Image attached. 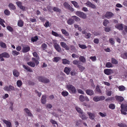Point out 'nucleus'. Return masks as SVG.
I'll use <instances>...</instances> for the list:
<instances>
[{
    "instance_id": "obj_17",
    "label": "nucleus",
    "mask_w": 127,
    "mask_h": 127,
    "mask_svg": "<svg viewBox=\"0 0 127 127\" xmlns=\"http://www.w3.org/2000/svg\"><path fill=\"white\" fill-rule=\"evenodd\" d=\"M115 98L116 100L119 102H121L124 100V98L121 96H115Z\"/></svg>"
},
{
    "instance_id": "obj_40",
    "label": "nucleus",
    "mask_w": 127,
    "mask_h": 127,
    "mask_svg": "<svg viewBox=\"0 0 127 127\" xmlns=\"http://www.w3.org/2000/svg\"><path fill=\"white\" fill-rule=\"evenodd\" d=\"M27 64L33 67H34L35 65L34 63L32 62H28L27 63Z\"/></svg>"
},
{
    "instance_id": "obj_36",
    "label": "nucleus",
    "mask_w": 127,
    "mask_h": 127,
    "mask_svg": "<svg viewBox=\"0 0 127 127\" xmlns=\"http://www.w3.org/2000/svg\"><path fill=\"white\" fill-rule=\"evenodd\" d=\"M2 55L3 57L8 58L10 57L9 54L6 52H4L2 53Z\"/></svg>"
},
{
    "instance_id": "obj_51",
    "label": "nucleus",
    "mask_w": 127,
    "mask_h": 127,
    "mask_svg": "<svg viewBox=\"0 0 127 127\" xmlns=\"http://www.w3.org/2000/svg\"><path fill=\"white\" fill-rule=\"evenodd\" d=\"M38 39V38L37 36H35L34 37H32V38L31 40L33 42H34L36 41Z\"/></svg>"
},
{
    "instance_id": "obj_8",
    "label": "nucleus",
    "mask_w": 127,
    "mask_h": 127,
    "mask_svg": "<svg viewBox=\"0 0 127 127\" xmlns=\"http://www.w3.org/2000/svg\"><path fill=\"white\" fill-rule=\"evenodd\" d=\"M114 15V14L112 12H107L105 14V16L108 19H110Z\"/></svg>"
},
{
    "instance_id": "obj_52",
    "label": "nucleus",
    "mask_w": 127,
    "mask_h": 127,
    "mask_svg": "<svg viewBox=\"0 0 127 127\" xmlns=\"http://www.w3.org/2000/svg\"><path fill=\"white\" fill-rule=\"evenodd\" d=\"M99 114L102 117H105L106 116V114L105 113L99 112Z\"/></svg>"
},
{
    "instance_id": "obj_21",
    "label": "nucleus",
    "mask_w": 127,
    "mask_h": 127,
    "mask_svg": "<svg viewBox=\"0 0 127 127\" xmlns=\"http://www.w3.org/2000/svg\"><path fill=\"white\" fill-rule=\"evenodd\" d=\"M13 74L15 77H18L20 73L17 70L14 69L13 71Z\"/></svg>"
},
{
    "instance_id": "obj_7",
    "label": "nucleus",
    "mask_w": 127,
    "mask_h": 127,
    "mask_svg": "<svg viewBox=\"0 0 127 127\" xmlns=\"http://www.w3.org/2000/svg\"><path fill=\"white\" fill-rule=\"evenodd\" d=\"M4 90L8 91H11V90H14V87L11 85H9V87L6 86L4 87L3 88Z\"/></svg>"
},
{
    "instance_id": "obj_35",
    "label": "nucleus",
    "mask_w": 127,
    "mask_h": 127,
    "mask_svg": "<svg viewBox=\"0 0 127 127\" xmlns=\"http://www.w3.org/2000/svg\"><path fill=\"white\" fill-rule=\"evenodd\" d=\"M105 66L107 68H110L113 67V65L111 63L108 62L106 63Z\"/></svg>"
},
{
    "instance_id": "obj_12",
    "label": "nucleus",
    "mask_w": 127,
    "mask_h": 127,
    "mask_svg": "<svg viewBox=\"0 0 127 127\" xmlns=\"http://www.w3.org/2000/svg\"><path fill=\"white\" fill-rule=\"evenodd\" d=\"M115 27L119 30H123L124 26L122 24H118L116 25Z\"/></svg>"
},
{
    "instance_id": "obj_34",
    "label": "nucleus",
    "mask_w": 127,
    "mask_h": 127,
    "mask_svg": "<svg viewBox=\"0 0 127 127\" xmlns=\"http://www.w3.org/2000/svg\"><path fill=\"white\" fill-rule=\"evenodd\" d=\"M79 60L83 63H85L86 62V59L85 57L82 56H80L79 58Z\"/></svg>"
},
{
    "instance_id": "obj_27",
    "label": "nucleus",
    "mask_w": 127,
    "mask_h": 127,
    "mask_svg": "<svg viewBox=\"0 0 127 127\" xmlns=\"http://www.w3.org/2000/svg\"><path fill=\"white\" fill-rule=\"evenodd\" d=\"M24 22L21 20H19L18 21V25L20 27H22L23 26Z\"/></svg>"
},
{
    "instance_id": "obj_5",
    "label": "nucleus",
    "mask_w": 127,
    "mask_h": 127,
    "mask_svg": "<svg viewBox=\"0 0 127 127\" xmlns=\"http://www.w3.org/2000/svg\"><path fill=\"white\" fill-rule=\"evenodd\" d=\"M105 99V97L103 96H95L93 98V100L95 102H97L100 101H101L104 100Z\"/></svg>"
},
{
    "instance_id": "obj_55",
    "label": "nucleus",
    "mask_w": 127,
    "mask_h": 127,
    "mask_svg": "<svg viewBox=\"0 0 127 127\" xmlns=\"http://www.w3.org/2000/svg\"><path fill=\"white\" fill-rule=\"evenodd\" d=\"M121 57L124 59L127 58V53H125L121 55Z\"/></svg>"
},
{
    "instance_id": "obj_18",
    "label": "nucleus",
    "mask_w": 127,
    "mask_h": 127,
    "mask_svg": "<svg viewBox=\"0 0 127 127\" xmlns=\"http://www.w3.org/2000/svg\"><path fill=\"white\" fill-rule=\"evenodd\" d=\"M51 33L54 36L56 37H59L62 38H63V36H62L61 34H58L57 33L54 32L53 31H52Z\"/></svg>"
},
{
    "instance_id": "obj_28",
    "label": "nucleus",
    "mask_w": 127,
    "mask_h": 127,
    "mask_svg": "<svg viewBox=\"0 0 127 127\" xmlns=\"http://www.w3.org/2000/svg\"><path fill=\"white\" fill-rule=\"evenodd\" d=\"M71 2L75 7L79 8L80 6L79 5H78V3L77 2L75 1H71Z\"/></svg>"
},
{
    "instance_id": "obj_30",
    "label": "nucleus",
    "mask_w": 127,
    "mask_h": 127,
    "mask_svg": "<svg viewBox=\"0 0 127 127\" xmlns=\"http://www.w3.org/2000/svg\"><path fill=\"white\" fill-rule=\"evenodd\" d=\"M74 21L72 19H70L67 20V23L69 25H71L74 23Z\"/></svg>"
},
{
    "instance_id": "obj_45",
    "label": "nucleus",
    "mask_w": 127,
    "mask_h": 127,
    "mask_svg": "<svg viewBox=\"0 0 127 127\" xmlns=\"http://www.w3.org/2000/svg\"><path fill=\"white\" fill-rule=\"evenodd\" d=\"M72 17H73L76 21L78 22L80 20V19L79 18L75 16H72Z\"/></svg>"
},
{
    "instance_id": "obj_58",
    "label": "nucleus",
    "mask_w": 127,
    "mask_h": 127,
    "mask_svg": "<svg viewBox=\"0 0 127 127\" xmlns=\"http://www.w3.org/2000/svg\"><path fill=\"white\" fill-rule=\"evenodd\" d=\"M33 56L34 57H36L37 59H38L39 57H38V56L37 53L36 52H34L32 53Z\"/></svg>"
},
{
    "instance_id": "obj_29",
    "label": "nucleus",
    "mask_w": 127,
    "mask_h": 127,
    "mask_svg": "<svg viewBox=\"0 0 127 127\" xmlns=\"http://www.w3.org/2000/svg\"><path fill=\"white\" fill-rule=\"evenodd\" d=\"M3 23H5V21L3 19L0 17V24L3 27H5V26L3 24Z\"/></svg>"
},
{
    "instance_id": "obj_2",
    "label": "nucleus",
    "mask_w": 127,
    "mask_h": 127,
    "mask_svg": "<svg viewBox=\"0 0 127 127\" xmlns=\"http://www.w3.org/2000/svg\"><path fill=\"white\" fill-rule=\"evenodd\" d=\"M66 87L70 93H75L76 92V90L75 87L72 85H67Z\"/></svg>"
},
{
    "instance_id": "obj_37",
    "label": "nucleus",
    "mask_w": 127,
    "mask_h": 127,
    "mask_svg": "<svg viewBox=\"0 0 127 127\" xmlns=\"http://www.w3.org/2000/svg\"><path fill=\"white\" fill-rule=\"evenodd\" d=\"M95 90V91L97 92L98 94H100L101 93V90L99 89V86L98 85H97L96 86Z\"/></svg>"
},
{
    "instance_id": "obj_25",
    "label": "nucleus",
    "mask_w": 127,
    "mask_h": 127,
    "mask_svg": "<svg viewBox=\"0 0 127 127\" xmlns=\"http://www.w3.org/2000/svg\"><path fill=\"white\" fill-rule=\"evenodd\" d=\"M71 70L70 68L69 67H65L64 70V72L66 74H69Z\"/></svg>"
},
{
    "instance_id": "obj_9",
    "label": "nucleus",
    "mask_w": 127,
    "mask_h": 127,
    "mask_svg": "<svg viewBox=\"0 0 127 127\" xmlns=\"http://www.w3.org/2000/svg\"><path fill=\"white\" fill-rule=\"evenodd\" d=\"M85 4H86L87 6L92 8L95 9L96 8V6L94 4H93L89 1H88L87 3H85Z\"/></svg>"
},
{
    "instance_id": "obj_23",
    "label": "nucleus",
    "mask_w": 127,
    "mask_h": 127,
    "mask_svg": "<svg viewBox=\"0 0 127 127\" xmlns=\"http://www.w3.org/2000/svg\"><path fill=\"white\" fill-rule=\"evenodd\" d=\"M46 96L45 95H43L41 98V102L43 104H45L46 101Z\"/></svg>"
},
{
    "instance_id": "obj_31",
    "label": "nucleus",
    "mask_w": 127,
    "mask_h": 127,
    "mask_svg": "<svg viewBox=\"0 0 127 127\" xmlns=\"http://www.w3.org/2000/svg\"><path fill=\"white\" fill-rule=\"evenodd\" d=\"M17 84L18 87H21L22 85V81L20 80H18L17 82Z\"/></svg>"
},
{
    "instance_id": "obj_57",
    "label": "nucleus",
    "mask_w": 127,
    "mask_h": 127,
    "mask_svg": "<svg viewBox=\"0 0 127 127\" xmlns=\"http://www.w3.org/2000/svg\"><path fill=\"white\" fill-rule=\"evenodd\" d=\"M12 53L13 55H18L20 54V53L19 52H17L16 51H13L12 52Z\"/></svg>"
},
{
    "instance_id": "obj_62",
    "label": "nucleus",
    "mask_w": 127,
    "mask_h": 127,
    "mask_svg": "<svg viewBox=\"0 0 127 127\" xmlns=\"http://www.w3.org/2000/svg\"><path fill=\"white\" fill-rule=\"evenodd\" d=\"M70 5L67 3L65 2L64 3V6L65 8L68 9L69 6Z\"/></svg>"
},
{
    "instance_id": "obj_44",
    "label": "nucleus",
    "mask_w": 127,
    "mask_h": 127,
    "mask_svg": "<svg viewBox=\"0 0 127 127\" xmlns=\"http://www.w3.org/2000/svg\"><path fill=\"white\" fill-rule=\"evenodd\" d=\"M41 48L43 50H45L47 48V45L45 43H43L41 46Z\"/></svg>"
},
{
    "instance_id": "obj_11",
    "label": "nucleus",
    "mask_w": 127,
    "mask_h": 127,
    "mask_svg": "<svg viewBox=\"0 0 127 127\" xmlns=\"http://www.w3.org/2000/svg\"><path fill=\"white\" fill-rule=\"evenodd\" d=\"M16 4L20 8L23 10H25V7L22 5V2L20 1H18L16 2Z\"/></svg>"
},
{
    "instance_id": "obj_54",
    "label": "nucleus",
    "mask_w": 127,
    "mask_h": 127,
    "mask_svg": "<svg viewBox=\"0 0 127 127\" xmlns=\"http://www.w3.org/2000/svg\"><path fill=\"white\" fill-rule=\"evenodd\" d=\"M118 89L120 91H123L125 90V88L123 86H120L118 87Z\"/></svg>"
},
{
    "instance_id": "obj_22",
    "label": "nucleus",
    "mask_w": 127,
    "mask_h": 127,
    "mask_svg": "<svg viewBox=\"0 0 127 127\" xmlns=\"http://www.w3.org/2000/svg\"><path fill=\"white\" fill-rule=\"evenodd\" d=\"M54 46L55 49L58 51L60 52L61 50V49L59 45L57 43H55L54 44Z\"/></svg>"
},
{
    "instance_id": "obj_50",
    "label": "nucleus",
    "mask_w": 127,
    "mask_h": 127,
    "mask_svg": "<svg viewBox=\"0 0 127 127\" xmlns=\"http://www.w3.org/2000/svg\"><path fill=\"white\" fill-rule=\"evenodd\" d=\"M72 63L74 64L77 65V66L78 64H80L79 61L76 60H74L73 61Z\"/></svg>"
},
{
    "instance_id": "obj_4",
    "label": "nucleus",
    "mask_w": 127,
    "mask_h": 127,
    "mask_svg": "<svg viewBox=\"0 0 127 127\" xmlns=\"http://www.w3.org/2000/svg\"><path fill=\"white\" fill-rule=\"evenodd\" d=\"M76 14L78 16L83 19L86 18L87 16L84 12L80 11H77L76 12Z\"/></svg>"
},
{
    "instance_id": "obj_64",
    "label": "nucleus",
    "mask_w": 127,
    "mask_h": 127,
    "mask_svg": "<svg viewBox=\"0 0 127 127\" xmlns=\"http://www.w3.org/2000/svg\"><path fill=\"white\" fill-rule=\"evenodd\" d=\"M63 73H60V74L58 76V78L60 79L61 80L63 79Z\"/></svg>"
},
{
    "instance_id": "obj_61",
    "label": "nucleus",
    "mask_w": 127,
    "mask_h": 127,
    "mask_svg": "<svg viewBox=\"0 0 127 127\" xmlns=\"http://www.w3.org/2000/svg\"><path fill=\"white\" fill-rule=\"evenodd\" d=\"M49 22L48 21H47L44 24V26L46 27H48L49 26Z\"/></svg>"
},
{
    "instance_id": "obj_53",
    "label": "nucleus",
    "mask_w": 127,
    "mask_h": 127,
    "mask_svg": "<svg viewBox=\"0 0 127 127\" xmlns=\"http://www.w3.org/2000/svg\"><path fill=\"white\" fill-rule=\"evenodd\" d=\"M4 12V14L7 15H9L10 13V11L7 9L5 10Z\"/></svg>"
},
{
    "instance_id": "obj_19",
    "label": "nucleus",
    "mask_w": 127,
    "mask_h": 127,
    "mask_svg": "<svg viewBox=\"0 0 127 127\" xmlns=\"http://www.w3.org/2000/svg\"><path fill=\"white\" fill-rule=\"evenodd\" d=\"M80 116L82 119L84 120H86L88 118V117L86 116L84 113L83 112L80 114Z\"/></svg>"
},
{
    "instance_id": "obj_38",
    "label": "nucleus",
    "mask_w": 127,
    "mask_h": 127,
    "mask_svg": "<svg viewBox=\"0 0 127 127\" xmlns=\"http://www.w3.org/2000/svg\"><path fill=\"white\" fill-rule=\"evenodd\" d=\"M108 107L110 109L113 110L115 109V106L114 104L113 103H111L109 105Z\"/></svg>"
},
{
    "instance_id": "obj_49",
    "label": "nucleus",
    "mask_w": 127,
    "mask_h": 127,
    "mask_svg": "<svg viewBox=\"0 0 127 127\" xmlns=\"http://www.w3.org/2000/svg\"><path fill=\"white\" fill-rule=\"evenodd\" d=\"M112 94V92L107 90L106 91V94L108 96H110Z\"/></svg>"
},
{
    "instance_id": "obj_59",
    "label": "nucleus",
    "mask_w": 127,
    "mask_h": 127,
    "mask_svg": "<svg viewBox=\"0 0 127 127\" xmlns=\"http://www.w3.org/2000/svg\"><path fill=\"white\" fill-rule=\"evenodd\" d=\"M7 29L10 32H12L13 30V29L12 27L9 26H8L7 27Z\"/></svg>"
},
{
    "instance_id": "obj_32",
    "label": "nucleus",
    "mask_w": 127,
    "mask_h": 127,
    "mask_svg": "<svg viewBox=\"0 0 127 127\" xmlns=\"http://www.w3.org/2000/svg\"><path fill=\"white\" fill-rule=\"evenodd\" d=\"M77 67L79 68V70L81 72H82L85 69V68L84 67L79 64L77 65Z\"/></svg>"
},
{
    "instance_id": "obj_43",
    "label": "nucleus",
    "mask_w": 127,
    "mask_h": 127,
    "mask_svg": "<svg viewBox=\"0 0 127 127\" xmlns=\"http://www.w3.org/2000/svg\"><path fill=\"white\" fill-rule=\"evenodd\" d=\"M81 120H78L76 121L75 123L76 124V125L77 126H78L80 125L81 124Z\"/></svg>"
},
{
    "instance_id": "obj_60",
    "label": "nucleus",
    "mask_w": 127,
    "mask_h": 127,
    "mask_svg": "<svg viewBox=\"0 0 127 127\" xmlns=\"http://www.w3.org/2000/svg\"><path fill=\"white\" fill-rule=\"evenodd\" d=\"M53 9L54 11L56 12H60V9L56 7H54L53 8Z\"/></svg>"
},
{
    "instance_id": "obj_39",
    "label": "nucleus",
    "mask_w": 127,
    "mask_h": 127,
    "mask_svg": "<svg viewBox=\"0 0 127 127\" xmlns=\"http://www.w3.org/2000/svg\"><path fill=\"white\" fill-rule=\"evenodd\" d=\"M117 125L120 127H127V126L126 124L123 123H119Z\"/></svg>"
},
{
    "instance_id": "obj_47",
    "label": "nucleus",
    "mask_w": 127,
    "mask_h": 127,
    "mask_svg": "<svg viewBox=\"0 0 127 127\" xmlns=\"http://www.w3.org/2000/svg\"><path fill=\"white\" fill-rule=\"evenodd\" d=\"M78 45L79 47L82 49H86L87 48V47L85 45H81L80 44H79Z\"/></svg>"
},
{
    "instance_id": "obj_1",
    "label": "nucleus",
    "mask_w": 127,
    "mask_h": 127,
    "mask_svg": "<svg viewBox=\"0 0 127 127\" xmlns=\"http://www.w3.org/2000/svg\"><path fill=\"white\" fill-rule=\"evenodd\" d=\"M121 113L124 115H126L127 113L125 111L127 112V104H122L121 105Z\"/></svg>"
},
{
    "instance_id": "obj_14",
    "label": "nucleus",
    "mask_w": 127,
    "mask_h": 127,
    "mask_svg": "<svg viewBox=\"0 0 127 127\" xmlns=\"http://www.w3.org/2000/svg\"><path fill=\"white\" fill-rule=\"evenodd\" d=\"M24 110V112L27 113L29 116L32 117V115L30 111L28 108H25Z\"/></svg>"
},
{
    "instance_id": "obj_46",
    "label": "nucleus",
    "mask_w": 127,
    "mask_h": 127,
    "mask_svg": "<svg viewBox=\"0 0 127 127\" xmlns=\"http://www.w3.org/2000/svg\"><path fill=\"white\" fill-rule=\"evenodd\" d=\"M76 111L78 112L79 113L81 114L83 112L82 111L81 109L80 108L78 107H76Z\"/></svg>"
},
{
    "instance_id": "obj_41",
    "label": "nucleus",
    "mask_w": 127,
    "mask_h": 127,
    "mask_svg": "<svg viewBox=\"0 0 127 127\" xmlns=\"http://www.w3.org/2000/svg\"><path fill=\"white\" fill-rule=\"evenodd\" d=\"M0 46L3 48H5L7 47L6 44L3 42H0Z\"/></svg>"
},
{
    "instance_id": "obj_42",
    "label": "nucleus",
    "mask_w": 127,
    "mask_h": 127,
    "mask_svg": "<svg viewBox=\"0 0 127 127\" xmlns=\"http://www.w3.org/2000/svg\"><path fill=\"white\" fill-rule=\"evenodd\" d=\"M111 63L113 64H117L118 63V62L117 60L114 58H112L111 60Z\"/></svg>"
},
{
    "instance_id": "obj_56",
    "label": "nucleus",
    "mask_w": 127,
    "mask_h": 127,
    "mask_svg": "<svg viewBox=\"0 0 127 127\" xmlns=\"http://www.w3.org/2000/svg\"><path fill=\"white\" fill-rule=\"evenodd\" d=\"M90 59L93 61H95L96 60V58L95 56L91 57H90Z\"/></svg>"
},
{
    "instance_id": "obj_33",
    "label": "nucleus",
    "mask_w": 127,
    "mask_h": 127,
    "mask_svg": "<svg viewBox=\"0 0 127 127\" xmlns=\"http://www.w3.org/2000/svg\"><path fill=\"white\" fill-rule=\"evenodd\" d=\"M8 6L10 9L14 10L16 8L15 6L12 3H10L9 4Z\"/></svg>"
},
{
    "instance_id": "obj_16",
    "label": "nucleus",
    "mask_w": 127,
    "mask_h": 127,
    "mask_svg": "<svg viewBox=\"0 0 127 127\" xmlns=\"http://www.w3.org/2000/svg\"><path fill=\"white\" fill-rule=\"evenodd\" d=\"M112 70L107 69H105L104 70V72L107 75H109L112 73Z\"/></svg>"
},
{
    "instance_id": "obj_10",
    "label": "nucleus",
    "mask_w": 127,
    "mask_h": 127,
    "mask_svg": "<svg viewBox=\"0 0 127 127\" xmlns=\"http://www.w3.org/2000/svg\"><path fill=\"white\" fill-rule=\"evenodd\" d=\"M87 114L89 116V118L91 120H94L95 117V114L94 113L88 112Z\"/></svg>"
},
{
    "instance_id": "obj_3",
    "label": "nucleus",
    "mask_w": 127,
    "mask_h": 127,
    "mask_svg": "<svg viewBox=\"0 0 127 127\" xmlns=\"http://www.w3.org/2000/svg\"><path fill=\"white\" fill-rule=\"evenodd\" d=\"M38 79L39 82L45 83H48L50 82L48 79L41 76H38Z\"/></svg>"
},
{
    "instance_id": "obj_24",
    "label": "nucleus",
    "mask_w": 127,
    "mask_h": 127,
    "mask_svg": "<svg viewBox=\"0 0 127 127\" xmlns=\"http://www.w3.org/2000/svg\"><path fill=\"white\" fill-rule=\"evenodd\" d=\"M23 67L24 68L26 69L28 71L30 72H33L32 69L29 67L26 66L24 65H23Z\"/></svg>"
},
{
    "instance_id": "obj_63",
    "label": "nucleus",
    "mask_w": 127,
    "mask_h": 127,
    "mask_svg": "<svg viewBox=\"0 0 127 127\" xmlns=\"http://www.w3.org/2000/svg\"><path fill=\"white\" fill-rule=\"evenodd\" d=\"M109 42L112 45L114 44L115 42L112 38H110L109 40Z\"/></svg>"
},
{
    "instance_id": "obj_15",
    "label": "nucleus",
    "mask_w": 127,
    "mask_h": 127,
    "mask_svg": "<svg viewBox=\"0 0 127 127\" xmlns=\"http://www.w3.org/2000/svg\"><path fill=\"white\" fill-rule=\"evenodd\" d=\"M3 122L6 125L7 127H12L11 124L10 122L5 120H3Z\"/></svg>"
},
{
    "instance_id": "obj_13",
    "label": "nucleus",
    "mask_w": 127,
    "mask_h": 127,
    "mask_svg": "<svg viewBox=\"0 0 127 127\" xmlns=\"http://www.w3.org/2000/svg\"><path fill=\"white\" fill-rule=\"evenodd\" d=\"M30 49V48L29 47L27 46H23L22 49V51L24 53H26L29 51Z\"/></svg>"
},
{
    "instance_id": "obj_20",
    "label": "nucleus",
    "mask_w": 127,
    "mask_h": 127,
    "mask_svg": "<svg viewBox=\"0 0 127 127\" xmlns=\"http://www.w3.org/2000/svg\"><path fill=\"white\" fill-rule=\"evenodd\" d=\"M86 93L88 95H92L94 94V91L91 90H87L86 91Z\"/></svg>"
},
{
    "instance_id": "obj_48",
    "label": "nucleus",
    "mask_w": 127,
    "mask_h": 127,
    "mask_svg": "<svg viewBox=\"0 0 127 127\" xmlns=\"http://www.w3.org/2000/svg\"><path fill=\"white\" fill-rule=\"evenodd\" d=\"M109 23V22L108 20L105 19L103 22V24L104 26H106Z\"/></svg>"
},
{
    "instance_id": "obj_26",
    "label": "nucleus",
    "mask_w": 127,
    "mask_h": 127,
    "mask_svg": "<svg viewBox=\"0 0 127 127\" xmlns=\"http://www.w3.org/2000/svg\"><path fill=\"white\" fill-rule=\"evenodd\" d=\"M61 59V58L58 57H55L53 59V61L54 62L57 63Z\"/></svg>"
},
{
    "instance_id": "obj_6",
    "label": "nucleus",
    "mask_w": 127,
    "mask_h": 127,
    "mask_svg": "<svg viewBox=\"0 0 127 127\" xmlns=\"http://www.w3.org/2000/svg\"><path fill=\"white\" fill-rule=\"evenodd\" d=\"M79 99L82 102H83L85 101H89V99L88 97L87 96H84L83 95H81L79 97Z\"/></svg>"
}]
</instances>
